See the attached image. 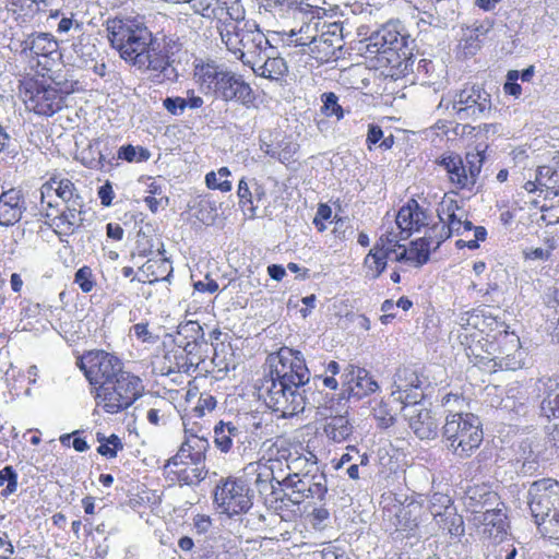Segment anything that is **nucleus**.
<instances>
[{
  "mask_svg": "<svg viewBox=\"0 0 559 559\" xmlns=\"http://www.w3.org/2000/svg\"><path fill=\"white\" fill-rule=\"evenodd\" d=\"M194 78L205 93H212L225 102H237L246 108L254 107L255 94L241 75L206 62L195 67Z\"/></svg>",
  "mask_w": 559,
  "mask_h": 559,
  "instance_id": "f257e3e1",
  "label": "nucleus"
},
{
  "mask_svg": "<svg viewBox=\"0 0 559 559\" xmlns=\"http://www.w3.org/2000/svg\"><path fill=\"white\" fill-rule=\"evenodd\" d=\"M219 36L226 48L248 67L261 62L265 52L273 50L255 22H245L242 26L236 23L223 24L219 26Z\"/></svg>",
  "mask_w": 559,
  "mask_h": 559,
  "instance_id": "f03ea898",
  "label": "nucleus"
},
{
  "mask_svg": "<svg viewBox=\"0 0 559 559\" xmlns=\"http://www.w3.org/2000/svg\"><path fill=\"white\" fill-rule=\"evenodd\" d=\"M106 29L111 46L130 64L141 52L148 49L155 39L144 22L135 17L108 20Z\"/></svg>",
  "mask_w": 559,
  "mask_h": 559,
  "instance_id": "7ed1b4c3",
  "label": "nucleus"
},
{
  "mask_svg": "<svg viewBox=\"0 0 559 559\" xmlns=\"http://www.w3.org/2000/svg\"><path fill=\"white\" fill-rule=\"evenodd\" d=\"M90 384H136L139 377L126 370L123 362L104 349L85 352L76 359Z\"/></svg>",
  "mask_w": 559,
  "mask_h": 559,
  "instance_id": "20e7f679",
  "label": "nucleus"
},
{
  "mask_svg": "<svg viewBox=\"0 0 559 559\" xmlns=\"http://www.w3.org/2000/svg\"><path fill=\"white\" fill-rule=\"evenodd\" d=\"M481 427L483 424L479 417L472 413L448 415L442 428L448 448L459 457H469L483 442Z\"/></svg>",
  "mask_w": 559,
  "mask_h": 559,
  "instance_id": "39448f33",
  "label": "nucleus"
},
{
  "mask_svg": "<svg viewBox=\"0 0 559 559\" xmlns=\"http://www.w3.org/2000/svg\"><path fill=\"white\" fill-rule=\"evenodd\" d=\"M283 487L287 490L285 497L294 504H300L305 500L323 502L328 495L326 476L319 471L317 463L297 475H286Z\"/></svg>",
  "mask_w": 559,
  "mask_h": 559,
  "instance_id": "423d86ee",
  "label": "nucleus"
},
{
  "mask_svg": "<svg viewBox=\"0 0 559 559\" xmlns=\"http://www.w3.org/2000/svg\"><path fill=\"white\" fill-rule=\"evenodd\" d=\"M264 457L277 467L285 463L287 475H297L313 463H318L317 455L308 445L284 437H276L270 444L264 443Z\"/></svg>",
  "mask_w": 559,
  "mask_h": 559,
  "instance_id": "0eeeda50",
  "label": "nucleus"
},
{
  "mask_svg": "<svg viewBox=\"0 0 559 559\" xmlns=\"http://www.w3.org/2000/svg\"><path fill=\"white\" fill-rule=\"evenodd\" d=\"M265 378L272 384H308L309 370L304 359L294 356L292 349L282 348L266 358Z\"/></svg>",
  "mask_w": 559,
  "mask_h": 559,
  "instance_id": "6e6552de",
  "label": "nucleus"
},
{
  "mask_svg": "<svg viewBox=\"0 0 559 559\" xmlns=\"http://www.w3.org/2000/svg\"><path fill=\"white\" fill-rule=\"evenodd\" d=\"M265 378L272 384H308L309 370L304 359L294 356L292 349L282 348L266 358Z\"/></svg>",
  "mask_w": 559,
  "mask_h": 559,
  "instance_id": "1a4fd4ad",
  "label": "nucleus"
},
{
  "mask_svg": "<svg viewBox=\"0 0 559 559\" xmlns=\"http://www.w3.org/2000/svg\"><path fill=\"white\" fill-rule=\"evenodd\" d=\"M214 502L229 518L246 513L252 507V496L247 480L227 478L215 487Z\"/></svg>",
  "mask_w": 559,
  "mask_h": 559,
  "instance_id": "9d476101",
  "label": "nucleus"
},
{
  "mask_svg": "<svg viewBox=\"0 0 559 559\" xmlns=\"http://www.w3.org/2000/svg\"><path fill=\"white\" fill-rule=\"evenodd\" d=\"M527 503L539 528L555 512H559V481L551 478L534 481L528 489Z\"/></svg>",
  "mask_w": 559,
  "mask_h": 559,
  "instance_id": "9b49d317",
  "label": "nucleus"
},
{
  "mask_svg": "<svg viewBox=\"0 0 559 559\" xmlns=\"http://www.w3.org/2000/svg\"><path fill=\"white\" fill-rule=\"evenodd\" d=\"M263 396L267 407L282 417H292L305 408V397L299 392L300 386H255Z\"/></svg>",
  "mask_w": 559,
  "mask_h": 559,
  "instance_id": "f8f14e48",
  "label": "nucleus"
},
{
  "mask_svg": "<svg viewBox=\"0 0 559 559\" xmlns=\"http://www.w3.org/2000/svg\"><path fill=\"white\" fill-rule=\"evenodd\" d=\"M452 109L461 120L477 119L490 111V95L479 85H465L455 93L452 99Z\"/></svg>",
  "mask_w": 559,
  "mask_h": 559,
  "instance_id": "ddd939ff",
  "label": "nucleus"
},
{
  "mask_svg": "<svg viewBox=\"0 0 559 559\" xmlns=\"http://www.w3.org/2000/svg\"><path fill=\"white\" fill-rule=\"evenodd\" d=\"M131 64L140 71L150 72L158 82L165 80L176 81L178 78V72L173 66V61L169 60L166 52L159 49L156 39Z\"/></svg>",
  "mask_w": 559,
  "mask_h": 559,
  "instance_id": "4468645a",
  "label": "nucleus"
},
{
  "mask_svg": "<svg viewBox=\"0 0 559 559\" xmlns=\"http://www.w3.org/2000/svg\"><path fill=\"white\" fill-rule=\"evenodd\" d=\"M92 391L97 406H102L106 413L117 414L128 408L136 400L139 392L136 386H94Z\"/></svg>",
  "mask_w": 559,
  "mask_h": 559,
  "instance_id": "2eb2a0df",
  "label": "nucleus"
},
{
  "mask_svg": "<svg viewBox=\"0 0 559 559\" xmlns=\"http://www.w3.org/2000/svg\"><path fill=\"white\" fill-rule=\"evenodd\" d=\"M174 343L182 348L190 356L192 361L202 360L207 352V342L204 337V331L197 321H187L178 325Z\"/></svg>",
  "mask_w": 559,
  "mask_h": 559,
  "instance_id": "dca6fc26",
  "label": "nucleus"
},
{
  "mask_svg": "<svg viewBox=\"0 0 559 559\" xmlns=\"http://www.w3.org/2000/svg\"><path fill=\"white\" fill-rule=\"evenodd\" d=\"M209 447L210 443L207 439L195 435L187 436L176 455L166 462L164 469L167 471L171 466H181L185 464H205V454Z\"/></svg>",
  "mask_w": 559,
  "mask_h": 559,
  "instance_id": "f3484780",
  "label": "nucleus"
},
{
  "mask_svg": "<svg viewBox=\"0 0 559 559\" xmlns=\"http://www.w3.org/2000/svg\"><path fill=\"white\" fill-rule=\"evenodd\" d=\"M276 466L264 455L257 462H251L243 468L245 476L252 481L261 495L274 492V481L283 486V479L276 476Z\"/></svg>",
  "mask_w": 559,
  "mask_h": 559,
  "instance_id": "a211bd4d",
  "label": "nucleus"
},
{
  "mask_svg": "<svg viewBox=\"0 0 559 559\" xmlns=\"http://www.w3.org/2000/svg\"><path fill=\"white\" fill-rule=\"evenodd\" d=\"M439 221L444 223L450 235H464L472 231L473 223L467 218V213L452 199H443L437 209Z\"/></svg>",
  "mask_w": 559,
  "mask_h": 559,
  "instance_id": "6ab92c4d",
  "label": "nucleus"
},
{
  "mask_svg": "<svg viewBox=\"0 0 559 559\" xmlns=\"http://www.w3.org/2000/svg\"><path fill=\"white\" fill-rule=\"evenodd\" d=\"M405 37L394 24H385L367 38L366 51L370 55L397 51L404 46Z\"/></svg>",
  "mask_w": 559,
  "mask_h": 559,
  "instance_id": "aec40b11",
  "label": "nucleus"
},
{
  "mask_svg": "<svg viewBox=\"0 0 559 559\" xmlns=\"http://www.w3.org/2000/svg\"><path fill=\"white\" fill-rule=\"evenodd\" d=\"M404 417L407 419L409 428L419 439L431 440L437 437L439 424L430 409L425 406L408 407Z\"/></svg>",
  "mask_w": 559,
  "mask_h": 559,
  "instance_id": "412c9836",
  "label": "nucleus"
},
{
  "mask_svg": "<svg viewBox=\"0 0 559 559\" xmlns=\"http://www.w3.org/2000/svg\"><path fill=\"white\" fill-rule=\"evenodd\" d=\"M395 223L401 238L407 239L414 231H419L428 225V215L415 200H411L400 209Z\"/></svg>",
  "mask_w": 559,
  "mask_h": 559,
  "instance_id": "4be33fe9",
  "label": "nucleus"
},
{
  "mask_svg": "<svg viewBox=\"0 0 559 559\" xmlns=\"http://www.w3.org/2000/svg\"><path fill=\"white\" fill-rule=\"evenodd\" d=\"M64 97L55 87L41 86L31 95L27 107L37 115L50 117L63 107Z\"/></svg>",
  "mask_w": 559,
  "mask_h": 559,
  "instance_id": "5701e85b",
  "label": "nucleus"
},
{
  "mask_svg": "<svg viewBox=\"0 0 559 559\" xmlns=\"http://www.w3.org/2000/svg\"><path fill=\"white\" fill-rule=\"evenodd\" d=\"M472 522L475 526L481 527L483 535L488 538L502 539L503 535L507 534V515L499 506L473 516Z\"/></svg>",
  "mask_w": 559,
  "mask_h": 559,
  "instance_id": "b1692460",
  "label": "nucleus"
},
{
  "mask_svg": "<svg viewBox=\"0 0 559 559\" xmlns=\"http://www.w3.org/2000/svg\"><path fill=\"white\" fill-rule=\"evenodd\" d=\"M26 210L24 195L21 190L12 188L0 194V225L13 226Z\"/></svg>",
  "mask_w": 559,
  "mask_h": 559,
  "instance_id": "393cba45",
  "label": "nucleus"
},
{
  "mask_svg": "<svg viewBox=\"0 0 559 559\" xmlns=\"http://www.w3.org/2000/svg\"><path fill=\"white\" fill-rule=\"evenodd\" d=\"M498 495L486 485L468 487L464 496V506L473 516L500 506Z\"/></svg>",
  "mask_w": 559,
  "mask_h": 559,
  "instance_id": "a878e982",
  "label": "nucleus"
},
{
  "mask_svg": "<svg viewBox=\"0 0 559 559\" xmlns=\"http://www.w3.org/2000/svg\"><path fill=\"white\" fill-rule=\"evenodd\" d=\"M237 195L243 214L249 218L255 217L258 207L255 203L265 195L263 187L255 179L241 178L238 183Z\"/></svg>",
  "mask_w": 559,
  "mask_h": 559,
  "instance_id": "bb28decb",
  "label": "nucleus"
},
{
  "mask_svg": "<svg viewBox=\"0 0 559 559\" xmlns=\"http://www.w3.org/2000/svg\"><path fill=\"white\" fill-rule=\"evenodd\" d=\"M301 20L307 17L305 13L304 17L300 16ZM320 22L313 15L309 19V21H302V24L299 28L293 27L288 31L283 29L282 35L287 36L286 41L287 45L293 46H308L309 51L311 50V46H313L316 41L317 34L319 33L318 26Z\"/></svg>",
  "mask_w": 559,
  "mask_h": 559,
  "instance_id": "cd10ccee",
  "label": "nucleus"
},
{
  "mask_svg": "<svg viewBox=\"0 0 559 559\" xmlns=\"http://www.w3.org/2000/svg\"><path fill=\"white\" fill-rule=\"evenodd\" d=\"M439 165L444 168L450 182L456 189L471 190L474 187L473 181L468 177L464 160L459 155L442 157L439 160Z\"/></svg>",
  "mask_w": 559,
  "mask_h": 559,
  "instance_id": "c85d7f7f",
  "label": "nucleus"
},
{
  "mask_svg": "<svg viewBox=\"0 0 559 559\" xmlns=\"http://www.w3.org/2000/svg\"><path fill=\"white\" fill-rule=\"evenodd\" d=\"M421 507L418 503L412 502L407 506L399 508L395 513L396 532L405 534V536H416L419 531V515Z\"/></svg>",
  "mask_w": 559,
  "mask_h": 559,
  "instance_id": "c756f323",
  "label": "nucleus"
},
{
  "mask_svg": "<svg viewBox=\"0 0 559 559\" xmlns=\"http://www.w3.org/2000/svg\"><path fill=\"white\" fill-rule=\"evenodd\" d=\"M555 165H543L537 169V183L546 191L545 198L559 197V152L552 158Z\"/></svg>",
  "mask_w": 559,
  "mask_h": 559,
  "instance_id": "7c9ffc66",
  "label": "nucleus"
},
{
  "mask_svg": "<svg viewBox=\"0 0 559 559\" xmlns=\"http://www.w3.org/2000/svg\"><path fill=\"white\" fill-rule=\"evenodd\" d=\"M22 53L26 56H48L56 51L57 43L47 33L32 34L22 43Z\"/></svg>",
  "mask_w": 559,
  "mask_h": 559,
  "instance_id": "2f4dec72",
  "label": "nucleus"
},
{
  "mask_svg": "<svg viewBox=\"0 0 559 559\" xmlns=\"http://www.w3.org/2000/svg\"><path fill=\"white\" fill-rule=\"evenodd\" d=\"M243 433L245 431L233 423L219 421L214 427V443L218 450L227 453L231 449L235 440L237 442L241 441Z\"/></svg>",
  "mask_w": 559,
  "mask_h": 559,
  "instance_id": "473e14b6",
  "label": "nucleus"
},
{
  "mask_svg": "<svg viewBox=\"0 0 559 559\" xmlns=\"http://www.w3.org/2000/svg\"><path fill=\"white\" fill-rule=\"evenodd\" d=\"M323 431L330 440L340 443L352 436L353 425L345 415L331 416L325 419Z\"/></svg>",
  "mask_w": 559,
  "mask_h": 559,
  "instance_id": "72a5a7b5",
  "label": "nucleus"
},
{
  "mask_svg": "<svg viewBox=\"0 0 559 559\" xmlns=\"http://www.w3.org/2000/svg\"><path fill=\"white\" fill-rule=\"evenodd\" d=\"M432 516L437 524L451 536L460 537L464 534L463 518L454 508H445L444 511L433 510Z\"/></svg>",
  "mask_w": 559,
  "mask_h": 559,
  "instance_id": "f704fd0d",
  "label": "nucleus"
},
{
  "mask_svg": "<svg viewBox=\"0 0 559 559\" xmlns=\"http://www.w3.org/2000/svg\"><path fill=\"white\" fill-rule=\"evenodd\" d=\"M257 75L270 80H278L288 70L287 64L283 58L271 57L269 51L265 52L264 59L250 67Z\"/></svg>",
  "mask_w": 559,
  "mask_h": 559,
  "instance_id": "c9c22d12",
  "label": "nucleus"
},
{
  "mask_svg": "<svg viewBox=\"0 0 559 559\" xmlns=\"http://www.w3.org/2000/svg\"><path fill=\"white\" fill-rule=\"evenodd\" d=\"M176 476L177 481L182 486H193L202 481L207 474L205 464L190 465L185 464L181 466H171L166 471Z\"/></svg>",
  "mask_w": 559,
  "mask_h": 559,
  "instance_id": "e433bc0d",
  "label": "nucleus"
},
{
  "mask_svg": "<svg viewBox=\"0 0 559 559\" xmlns=\"http://www.w3.org/2000/svg\"><path fill=\"white\" fill-rule=\"evenodd\" d=\"M216 23V28L219 32V26L223 24L236 23L242 26L245 22V9L238 0H226V4L222 8V15H219Z\"/></svg>",
  "mask_w": 559,
  "mask_h": 559,
  "instance_id": "4c0bfd02",
  "label": "nucleus"
},
{
  "mask_svg": "<svg viewBox=\"0 0 559 559\" xmlns=\"http://www.w3.org/2000/svg\"><path fill=\"white\" fill-rule=\"evenodd\" d=\"M419 388L420 386H407V389L401 390L399 386L397 390L392 391L391 402H399L402 405L401 409L403 415H405L406 408L408 407L424 406L421 403L424 393L417 391Z\"/></svg>",
  "mask_w": 559,
  "mask_h": 559,
  "instance_id": "58836bf2",
  "label": "nucleus"
},
{
  "mask_svg": "<svg viewBox=\"0 0 559 559\" xmlns=\"http://www.w3.org/2000/svg\"><path fill=\"white\" fill-rule=\"evenodd\" d=\"M55 191L56 194L62 199L63 202L70 201L71 198L75 194V188L71 180L62 179L59 181L52 180L51 182H46L40 188V201L45 202L46 197H49L50 193Z\"/></svg>",
  "mask_w": 559,
  "mask_h": 559,
  "instance_id": "ea45409f",
  "label": "nucleus"
},
{
  "mask_svg": "<svg viewBox=\"0 0 559 559\" xmlns=\"http://www.w3.org/2000/svg\"><path fill=\"white\" fill-rule=\"evenodd\" d=\"M334 52L335 46L333 34H317L316 41L313 46H311L310 50V53L313 56V58L317 60L326 61L334 56Z\"/></svg>",
  "mask_w": 559,
  "mask_h": 559,
  "instance_id": "a19ab883",
  "label": "nucleus"
},
{
  "mask_svg": "<svg viewBox=\"0 0 559 559\" xmlns=\"http://www.w3.org/2000/svg\"><path fill=\"white\" fill-rule=\"evenodd\" d=\"M194 13L207 19H216L222 15V8L226 0H189L188 2Z\"/></svg>",
  "mask_w": 559,
  "mask_h": 559,
  "instance_id": "79ce46f5",
  "label": "nucleus"
},
{
  "mask_svg": "<svg viewBox=\"0 0 559 559\" xmlns=\"http://www.w3.org/2000/svg\"><path fill=\"white\" fill-rule=\"evenodd\" d=\"M424 9V13L431 17L429 25L441 26L447 20L444 10L445 0H418Z\"/></svg>",
  "mask_w": 559,
  "mask_h": 559,
  "instance_id": "37998d69",
  "label": "nucleus"
},
{
  "mask_svg": "<svg viewBox=\"0 0 559 559\" xmlns=\"http://www.w3.org/2000/svg\"><path fill=\"white\" fill-rule=\"evenodd\" d=\"M389 258V255L374 248L368 252L364 260V265L372 278H378L384 272Z\"/></svg>",
  "mask_w": 559,
  "mask_h": 559,
  "instance_id": "c03bdc74",
  "label": "nucleus"
},
{
  "mask_svg": "<svg viewBox=\"0 0 559 559\" xmlns=\"http://www.w3.org/2000/svg\"><path fill=\"white\" fill-rule=\"evenodd\" d=\"M431 247L427 243V239L419 238L411 242L407 249L409 262L416 266H421L428 262Z\"/></svg>",
  "mask_w": 559,
  "mask_h": 559,
  "instance_id": "a18cd8bd",
  "label": "nucleus"
},
{
  "mask_svg": "<svg viewBox=\"0 0 559 559\" xmlns=\"http://www.w3.org/2000/svg\"><path fill=\"white\" fill-rule=\"evenodd\" d=\"M230 170L227 167H221L216 173L211 171L205 176L207 188L228 192L231 190V182L227 179Z\"/></svg>",
  "mask_w": 559,
  "mask_h": 559,
  "instance_id": "49530a36",
  "label": "nucleus"
},
{
  "mask_svg": "<svg viewBox=\"0 0 559 559\" xmlns=\"http://www.w3.org/2000/svg\"><path fill=\"white\" fill-rule=\"evenodd\" d=\"M542 415L548 419H559V386L550 389L540 404Z\"/></svg>",
  "mask_w": 559,
  "mask_h": 559,
  "instance_id": "de8ad7c7",
  "label": "nucleus"
},
{
  "mask_svg": "<svg viewBox=\"0 0 559 559\" xmlns=\"http://www.w3.org/2000/svg\"><path fill=\"white\" fill-rule=\"evenodd\" d=\"M97 440L100 445L97 448V452L108 459L117 456L118 451L123 449V443L117 435H110L109 437L97 435Z\"/></svg>",
  "mask_w": 559,
  "mask_h": 559,
  "instance_id": "09e8293b",
  "label": "nucleus"
},
{
  "mask_svg": "<svg viewBox=\"0 0 559 559\" xmlns=\"http://www.w3.org/2000/svg\"><path fill=\"white\" fill-rule=\"evenodd\" d=\"M322 107L321 111L326 117H336L341 120L344 117V109L338 104V97L333 93H323L321 95Z\"/></svg>",
  "mask_w": 559,
  "mask_h": 559,
  "instance_id": "8fccbe9b",
  "label": "nucleus"
},
{
  "mask_svg": "<svg viewBox=\"0 0 559 559\" xmlns=\"http://www.w3.org/2000/svg\"><path fill=\"white\" fill-rule=\"evenodd\" d=\"M449 229L444 223L433 224L430 228H428L426 235L421 237L423 239H427V243L436 250L439 246L450 237Z\"/></svg>",
  "mask_w": 559,
  "mask_h": 559,
  "instance_id": "3c124183",
  "label": "nucleus"
},
{
  "mask_svg": "<svg viewBox=\"0 0 559 559\" xmlns=\"http://www.w3.org/2000/svg\"><path fill=\"white\" fill-rule=\"evenodd\" d=\"M484 34L485 31L483 26H477L475 28H466L462 37V41L464 43L463 49L466 55L476 53V51L480 48L479 36Z\"/></svg>",
  "mask_w": 559,
  "mask_h": 559,
  "instance_id": "603ef678",
  "label": "nucleus"
},
{
  "mask_svg": "<svg viewBox=\"0 0 559 559\" xmlns=\"http://www.w3.org/2000/svg\"><path fill=\"white\" fill-rule=\"evenodd\" d=\"M400 240L403 239L397 234L388 231L379 237L373 248L390 257L392 253H396V248L403 247V245L399 243Z\"/></svg>",
  "mask_w": 559,
  "mask_h": 559,
  "instance_id": "864d4df0",
  "label": "nucleus"
},
{
  "mask_svg": "<svg viewBox=\"0 0 559 559\" xmlns=\"http://www.w3.org/2000/svg\"><path fill=\"white\" fill-rule=\"evenodd\" d=\"M5 486L1 496L7 498L10 495L14 493L17 488V474L14 468L10 465L3 467L0 471V487Z\"/></svg>",
  "mask_w": 559,
  "mask_h": 559,
  "instance_id": "5fc2aeb1",
  "label": "nucleus"
},
{
  "mask_svg": "<svg viewBox=\"0 0 559 559\" xmlns=\"http://www.w3.org/2000/svg\"><path fill=\"white\" fill-rule=\"evenodd\" d=\"M484 159V154L479 151L468 152L465 156L464 164L466 166L468 177L473 181V186L476 185L477 178L483 167Z\"/></svg>",
  "mask_w": 559,
  "mask_h": 559,
  "instance_id": "6e6d98bb",
  "label": "nucleus"
},
{
  "mask_svg": "<svg viewBox=\"0 0 559 559\" xmlns=\"http://www.w3.org/2000/svg\"><path fill=\"white\" fill-rule=\"evenodd\" d=\"M78 213L68 207L55 218L56 226L66 233L72 230L74 226H81L83 219L76 217Z\"/></svg>",
  "mask_w": 559,
  "mask_h": 559,
  "instance_id": "4d7b16f0",
  "label": "nucleus"
},
{
  "mask_svg": "<svg viewBox=\"0 0 559 559\" xmlns=\"http://www.w3.org/2000/svg\"><path fill=\"white\" fill-rule=\"evenodd\" d=\"M118 158L127 162H142L150 158V152L146 148L140 147L138 156L136 148L128 144L119 148Z\"/></svg>",
  "mask_w": 559,
  "mask_h": 559,
  "instance_id": "13d9d810",
  "label": "nucleus"
},
{
  "mask_svg": "<svg viewBox=\"0 0 559 559\" xmlns=\"http://www.w3.org/2000/svg\"><path fill=\"white\" fill-rule=\"evenodd\" d=\"M74 283L79 285L83 293H90L95 286L93 272L88 266H82L74 275Z\"/></svg>",
  "mask_w": 559,
  "mask_h": 559,
  "instance_id": "bf43d9fd",
  "label": "nucleus"
},
{
  "mask_svg": "<svg viewBox=\"0 0 559 559\" xmlns=\"http://www.w3.org/2000/svg\"><path fill=\"white\" fill-rule=\"evenodd\" d=\"M0 153H4L8 157L14 158L19 154V146L15 140L11 138L7 129L0 123Z\"/></svg>",
  "mask_w": 559,
  "mask_h": 559,
  "instance_id": "052dcab7",
  "label": "nucleus"
},
{
  "mask_svg": "<svg viewBox=\"0 0 559 559\" xmlns=\"http://www.w3.org/2000/svg\"><path fill=\"white\" fill-rule=\"evenodd\" d=\"M216 407V399L210 394L200 393L197 405L192 408V416L203 417L206 412H212Z\"/></svg>",
  "mask_w": 559,
  "mask_h": 559,
  "instance_id": "680f3d73",
  "label": "nucleus"
},
{
  "mask_svg": "<svg viewBox=\"0 0 559 559\" xmlns=\"http://www.w3.org/2000/svg\"><path fill=\"white\" fill-rule=\"evenodd\" d=\"M418 78L421 76L424 83L426 84H435L433 73H435V64L431 60L419 59L416 63L415 69Z\"/></svg>",
  "mask_w": 559,
  "mask_h": 559,
  "instance_id": "e2e57ef3",
  "label": "nucleus"
},
{
  "mask_svg": "<svg viewBox=\"0 0 559 559\" xmlns=\"http://www.w3.org/2000/svg\"><path fill=\"white\" fill-rule=\"evenodd\" d=\"M539 531L559 544V511L545 521Z\"/></svg>",
  "mask_w": 559,
  "mask_h": 559,
  "instance_id": "0e129e2a",
  "label": "nucleus"
},
{
  "mask_svg": "<svg viewBox=\"0 0 559 559\" xmlns=\"http://www.w3.org/2000/svg\"><path fill=\"white\" fill-rule=\"evenodd\" d=\"M519 80V71L510 70L507 74V82L503 85V91L506 94L514 96L515 98L520 97L522 94V87L516 83Z\"/></svg>",
  "mask_w": 559,
  "mask_h": 559,
  "instance_id": "69168bd1",
  "label": "nucleus"
},
{
  "mask_svg": "<svg viewBox=\"0 0 559 559\" xmlns=\"http://www.w3.org/2000/svg\"><path fill=\"white\" fill-rule=\"evenodd\" d=\"M163 106L165 109L174 115V116H181L186 110V105L183 97H166L163 100Z\"/></svg>",
  "mask_w": 559,
  "mask_h": 559,
  "instance_id": "338daca9",
  "label": "nucleus"
},
{
  "mask_svg": "<svg viewBox=\"0 0 559 559\" xmlns=\"http://www.w3.org/2000/svg\"><path fill=\"white\" fill-rule=\"evenodd\" d=\"M542 221L547 225L559 223V205L552 202L549 206H543Z\"/></svg>",
  "mask_w": 559,
  "mask_h": 559,
  "instance_id": "774afa93",
  "label": "nucleus"
}]
</instances>
